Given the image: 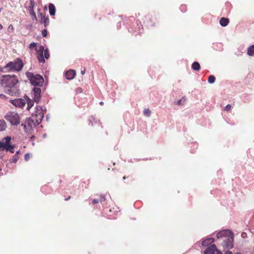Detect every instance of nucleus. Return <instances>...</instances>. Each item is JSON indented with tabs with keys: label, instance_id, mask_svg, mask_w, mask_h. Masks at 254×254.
I'll return each instance as SVG.
<instances>
[{
	"label": "nucleus",
	"instance_id": "obj_1",
	"mask_svg": "<svg viewBox=\"0 0 254 254\" xmlns=\"http://www.w3.org/2000/svg\"><path fill=\"white\" fill-rule=\"evenodd\" d=\"M18 83V79L15 75H3L0 80V84L5 88L15 87Z\"/></svg>",
	"mask_w": 254,
	"mask_h": 254
},
{
	"label": "nucleus",
	"instance_id": "obj_2",
	"mask_svg": "<svg viewBox=\"0 0 254 254\" xmlns=\"http://www.w3.org/2000/svg\"><path fill=\"white\" fill-rule=\"evenodd\" d=\"M26 75L31 84L34 86L41 87L43 85L44 80L41 75L39 74H34L31 72H27L26 73Z\"/></svg>",
	"mask_w": 254,
	"mask_h": 254
},
{
	"label": "nucleus",
	"instance_id": "obj_3",
	"mask_svg": "<svg viewBox=\"0 0 254 254\" xmlns=\"http://www.w3.org/2000/svg\"><path fill=\"white\" fill-rule=\"evenodd\" d=\"M24 65L21 59L17 58L13 61L8 63L4 67V68L7 71H20Z\"/></svg>",
	"mask_w": 254,
	"mask_h": 254
},
{
	"label": "nucleus",
	"instance_id": "obj_4",
	"mask_svg": "<svg viewBox=\"0 0 254 254\" xmlns=\"http://www.w3.org/2000/svg\"><path fill=\"white\" fill-rule=\"evenodd\" d=\"M11 141V137L9 136L5 137L0 140V150L9 151L11 153L14 152V147L9 144Z\"/></svg>",
	"mask_w": 254,
	"mask_h": 254
},
{
	"label": "nucleus",
	"instance_id": "obj_5",
	"mask_svg": "<svg viewBox=\"0 0 254 254\" xmlns=\"http://www.w3.org/2000/svg\"><path fill=\"white\" fill-rule=\"evenodd\" d=\"M6 120L9 122L12 125L17 126L20 123V118L17 113L14 112H8L4 116Z\"/></svg>",
	"mask_w": 254,
	"mask_h": 254
},
{
	"label": "nucleus",
	"instance_id": "obj_6",
	"mask_svg": "<svg viewBox=\"0 0 254 254\" xmlns=\"http://www.w3.org/2000/svg\"><path fill=\"white\" fill-rule=\"evenodd\" d=\"M36 51L39 62L42 63H45V58L48 59V49H44V46L40 45Z\"/></svg>",
	"mask_w": 254,
	"mask_h": 254
},
{
	"label": "nucleus",
	"instance_id": "obj_7",
	"mask_svg": "<svg viewBox=\"0 0 254 254\" xmlns=\"http://www.w3.org/2000/svg\"><path fill=\"white\" fill-rule=\"evenodd\" d=\"M36 126V125L31 117L26 119L21 124V127H23L25 131L27 133L30 132Z\"/></svg>",
	"mask_w": 254,
	"mask_h": 254
},
{
	"label": "nucleus",
	"instance_id": "obj_8",
	"mask_svg": "<svg viewBox=\"0 0 254 254\" xmlns=\"http://www.w3.org/2000/svg\"><path fill=\"white\" fill-rule=\"evenodd\" d=\"M234 236L229 237V238H225L223 240V242L221 243L223 248L231 249L233 248Z\"/></svg>",
	"mask_w": 254,
	"mask_h": 254
},
{
	"label": "nucleus",
	"instance_id": "obj_9",
	"mask_svg": "<svg viewBox=\"0 0 254 254\" xmlns=\"http://www.w3.org/2000/svg\"><path fill=\"white\" fill-rule=\"evenodd\" d=\"M41 89L39 86H34L32 91V94L36 102L39 101L41 98Z\"/></svg>",
	"mask_w": 254,
	"mask_h": 254
},
{
	"label": "nucleus",
	"instance_id": "obj_10",
	"mask_svg": "<svg viewBox=\"0 0 254 254\" xmlns=\"http://www.w3.org/2000/svg\"><path fill=\"white\" fill-rule=\"evenodd\" d=\"M234 234L232 231L226 229L219 232L217 234V238H229V237L233 236Z\"/></svg>",
	"mask_w": 254,
	"mask_h": 254
},
{
	"label": "nucleus",
	"instance_id": "obj_11",
	"mask_svg": "<svg viewBox=\"0 0 254 254\" xmlns=\"http://www.w3.org/2000/svg\"><path fill=\"white\" fill-rule=\"evenodd\" d=\"M9 102L17 108H22L26 104L25 100L22 98H18L15 99L14 100H9Z\"/></svg>",
	"mask_w": 254,
	"mask_h": 254
},
{
	"label": "nucleus",
	"instance_id": "obj_12",
	"mask_svg": "<svg viewBox=\"0 0 254 254\" xmlns=\"http://www.w3.org/2000/svg\"><path fill=\"white\" fill-rule=\"evenodd\" d=\"M204 254H222L219 251L215 245H211L206 248L204 252Z\"/></svg>",
	"mask_w": 254,
	"mask_h": 254
},
{
	"label": "nucleus",
	"instance_id": "obj_13",
	"mask_svg": "<svg viewBox=\"0 0 254 254\" xmlns=\"http://www.w3.org/2000/svg\"><path fill=\"white\" fill-rule=\"evenodd\" d=\"M37 6L36 4L34 3L33 0H30V5L28 7V10L30 15L33 18H36V14L34 12V8Z\"/></svg>",
	"mask_w": 254,
	"mask_h": 254
},
{
	"label": "nucleus",
	"instance_id": "obj_14",
	"mask_svg": "<svg viewBox=\"0 0 254 254\" xmlns=\"http://www.w3.org/2000/svg\"><path fill=\"white\" fill-rule=\"evenodd\" d=\"M31 118L34 121L36 125L37 126L41 122L43 118V115L42 113H40L38 115H33Z\"/></svg>",
	"mask_w": 254,
	"mask_h": 254
},
{
	"label": "nucleus",
	"instance_id": "obj_15",
	"mask_svg": "<svg viewBox=\"0 0 254 254\" xmlns=\"http://www.w3.org/2000/svg\"><path fill=\"white\" fill-rule=\"evenodd\" d=\"M76 74V72L74 70H67L65 74V77L68 80L72 79Z\"/></svg>",
	"mask_w": 254,
	"mask_h": 254
},
{
	"label": "nucleus",
	"instance_id": "obj_16",
	"mask_svg": "<svg viewBox=\"0 0 254 254\" xmlns=\"http://www.w3.org/2000/svg\"><path fill=\"white\" fill-rule=\"evenodd\" d=\"M25 100L26 101V103L27 104V110H29L34 105V102H35L34 100L30 99L27 95H25L24 96Z\"/></svg>",
	"mask_w": 254,
	"mask_h": 254
},
{
	"label": "nucleus",
	"instance_id": "obj_17",
	"mask_svg": "<svg viewBox=\"0 0 254 254\" xmlns=\"http://www.w3.org/2000/svg\"><path fill=\"white\" fill-rule=\"evenodd\" d=\"M214 241V239L212 238H209L205 239L202 242V245L203 246H207L210 244L212 243Z\"/></svg>",
	"mask_w": 254,
	"mask_h": 254
},
{
	"label": "nucleus",
	"instance_id": "obj_18",
	"mask_svg": "<svg viewBox=\"0 0 254 254\" xmlns=\"http://www.w3.org/2000/svg\"><path fill=\"white\" fill-rule=\"evenodd\" d=\"M49 11L51 15H54L56 13V8L55 5L52 3L49 4Z\"/></svg>",
	"mask_w": 254,
	"mask_h": 254
},
{
	"label": "nucleus",
	"instance_id": "obj_19",
	"mask_svg": "<svg viewBox=\"0 0 254 254\" xmlns=\"http://www.w3.org/2000/svg\"><path fill=\"white\" fill-rule=\"evenodd\" d=\"M229 22L228 18L222 17L220 20L219 23L222 26H226L228 24Z\"/></svg>",
	"mask_w": 254,
	"mask_h": 254
},
{
	"label": "nucleus",
	"instance_id": "obj_20",
	"mask_svg": "<svg viewBox=\"0 0 254 254\" xmlns=\"http://www.w3.org/2000/svg\"><path fill=\"white\" fill-rule=\"evenodd\" d=\"M6 127V124L3 120H0V131H3L5 129Z\"/></svg>",
	"mask_w": 254,
	"mask_h": 254
},
{
	"label": "nucleus",
	"instance_id": "obj_21",
	"mask_svg": "<svg viewBox=\"0 0 254 254\" xmlns=\"http://www.w3.org/2000/svg\"><path fill=\"white\" fill-rule=\"evenodd\" d=\"M247 54L250 56H252L254 55V45L249 47L247 51Z\"/></svg>",
	"mask_w": 254,
	"mask_h": 254
},
{
	"label": "nucleus",
	"instance_id": "obj_22",
	"mask_svg": "<svg viewBox=\"0 0 254 254\" xmlns=\"http://www.w3.org/2000/svg\"><path fill=\"white\" fill-rule=\"evenodd\" d=\"M192 68L194 70H199L200 68L199 64L197 62H194L192 64Z\"/></svg>",
	"mask_w": 254,
	"mask_h": 254
},
{
	"label": "nucleus",
	"instance_id": "obj_23",
	"mask_svg": "<svg viewBox=\"0 0 254 254\" xmlns=\"http://www.w3.org/2000/svg\"><path fill=\"white\" fill-rule=\"evenodd\" d=\"M37 43L35 42L31 43L29 46V49L31 50H32L33 49L35 50L36 51L38 49V48L37 47Z\"/></svg>",
	"mask_w": 254,
	"mask_h": 254
},
{
	"label": "nucleus",
	"instance_id": "obj_24",
	"mask_svg": "<svg viewBox=\"0 0 254 254\" xmlns=\"http://www.w3.org/2000/svg\"><path fill=\"white\" fill-rule=\"evenodd\" d=\"M19 159V155H18V152H16V154H15L13 157H12V161L11 162H13V163H16L17 160H18Z\"/></svg>",
	"mask_w": 254,
	"mask_h": 254
},
{
	"label": "nucleus",
	"instance_id": "obj_25",
	"mask_svg": "<svg viewBox=\"0 0 254 254\" xmlns=\"http://www.w3.org/2000/svg\"><path fill=\"white\" fill-rule=\"evenodd\" d=\"M215 81V77L214 75H211L209 76L208 79V82L210 83H213Z\"/></svg>",
	"mask_w": 254,
	"mask_h": 254
},
{
	"label": "nucleus",
	"instance_id": "obj_26",
	"mask_svg": "<svg viewBox=\"0 0 254 254\" xmlns=\"http://www.w3.org/2000/svg\"><path fill=\"white\" fill-rule=\"evenodd\" d=\"M143 114L146 117H150L151 115V111L149 109H145L143 110Z\"/></svg>",
	"mask_w": 254,
	"mask_h": 254
},
{
	"label": "nucleus",
	"instance_id": "obj_27",
	"mask_svg": "<svg viewBox=\"0 0 254 254\" xmlns=\"http://www.w3.org/2000/svg\"><path fill=\"white\" fill-rule=\"evenodd\" d=\"M41 23H43L45 25V26H46V21H47V18H46L45 17V16H42V14H41Z\"/></svg>",
	"mask_w": 254,
	"mask_h": 254
},
{
	"label": "nucleus",
	"instance_id": "obj_28",
	"mask_svg": "<svg viewBox=\"0 0 254 254\" xmlns=\"http://www.w3.org/2000/svg\"><path fill=\"white\" fill-rule=\"evenodd\" d=\"M7 30L9 32H12L14 30V28H13V26L11 24V25H9V26L7 28Z\"/></svg>",
	"mask_w": 254,
	"mask_h": 254
},
{
	"label": "nucleus",
	"instance_id": "obj_29",
	"mask_svg": "<svg viewBox=\"0 0 254 254\" xmlns=\"http://www.w3.org/2000/svg\"><path fill=\"white\" fill-rule=\"evenodd\" d=\"M224 109L226 111H229L231 109V106L230 104H228L225 107Z\"/></svg>",
	"mask_w": 254,
	"mask_h": 254
},
{
	"label": "nucleus",
	"instance_id": "obj_30",
	"mask_svg": "<svg viewBox=\"0 0 254 254\" xmlns=\"http://www.w3.org/2000/svg\"><path fill=\"white\" fill-rule=\"evenodd\" d=\"M101 203L104 202L106 200V198L105 195H103L101 197L100 199L99 200Z\"/></svg>",
	"mask_w": 254,
	"mask_h": 254
},
{
	"label": "nucleus",
	"instance_id": "obj_31",
	"mask_svg": "<svg viewBox=\"0 0 254 254\" xmlns=\"http://www.w3.org/2000/svg\"><path fill=\"white\" fill-rule=\"evenodd\" d=\"M42 35L44 36V37H46L47 35V30L44 29L42 32Z\"/></svg>",
	"mask_w": 254,
	"mask_h": 254
},
{
	"label": "nucleus",
	"instance_id": "obj_32",
	"mask_svg": "<svg viewBox=\"0 0 254 254\" xmlns=\"http://www.w3.org/2000/svg\"><path fill=\"white\" fill-rule=\"evenodd\" d=\"M6 92L10 95H13V92L11 91V89H7Z\"/></svg>",
	"mask_w": 254,
	"mask_h": 254
},
{
	"label": "nucleus",
	"instance_id": "obj_33",
	"mask_svg": "<svg viewBox=\"0 0 254 254\" xmlns=\"http://www.w3.org/2000/svg\"><path fill=\"white\" fill-rule=\"evenodd\" d=\"M0 98L2 99H6L7 97L5 95L3 94H0Z\"/></svg>",
	"mask_w": 254,
	"mask_h": 254
},
{
	"label": "nucleus",
	"instance_id": "obj_34",
	"mask_svg": "<svg viewBox=\"0 0 254 254\" xmlns=\"http://www.w3.org/2000/svg\"><path fill=\"white\" fill-rule=\"evenodd\" d=\"M25 157V160L27 161L29 159V157H30L29 154H26L25 155V157Z\"/></svg>",
	"mask_w": 254,
	"mask_h": 254
},
{
	"label": "nucleus",
	"instance_id": "obj_35",
	"mask_svg": "<svg viewBox=\"0 0 254 254\" xmlns=\"http://www.w3.org/2000/svg\"><path fill=\"white\" fill-rule=\"evenodd\" d=\"M183 99V98H182V99H180V100H178V101H177V104L178 105H181V104H182Z\"/></svg>",
	"mask_w": 254,
	"mask_h": 254
},
{
	"label": "nucleus",
	"instance_id": "obj_36",
	"mask_svg": "<svg viewBox=\"0 0 254 254\" xmlns=\"http://www.w3.org/2000/svg\"><path fill=\"white\" fill-rule=\"evenodd\" d=\"M100 201V200L99 199H94L93 200V202L94 203V204H96V203H98Z\"/></svg>",
	"mask_w": 254,
	"mask_h": 254
},
{
	"label": "nucleus",
	"instance_id": "obj_37",
	"mask_svg": "<svg viewBox=\"0 0 254 254\" xmlns=\"http://www.w3.org/2000/svg\"><path fill=\"white\" fill-rule=\"evenodd\" d=\"M85 73V69L84 68L83 70L81 71V73L82 75L84 74Z\"/></svg>",
	"mask_w": 254,
	"mask_h": 254
},
{
	"label": "nucleus",
	"instance_id": "obj_38",
	"mask_svg": "<svg viewBox=\"0 0 254 254\" xmlns=\"http://www.w3.org/2000/svg\"><path fill=\"white\" fill-rule=\"evenodd\" d=\"M224 254H232V252L228 251L226 252Z\"/></svg>",
	"mask_w": 254,
	"mask_h": 254
},
{
	"label": "nucleus",
	"instance_id": "obj_39",
	"mask_svg": "<svg viewBox=\"0 0 254 254\" xmlns=\"http://www.w3.org/2000/svg\"><path fill=\"white\" fill-rule=\"evenodd\" d=\"M99 104H100V105H101V106H102V105H103L104 103H103V102L101 101V102H100L99 103Z\"/></svg>",
	"mask_w": 254,
	"mask_h": 254
},
{
	"label": "nucleus",
	"instance_id": "obj_40",
	"mask_svg": "<svg viewBox=\"0 0 254 254\" xmlns=\"http://www.w3.org/2000/svg\"><path fill=\"white\" fill-rule=\"evenodd\" d=\"M2 28H3L2 25L1 24H0V29H2Z\"/></svg>",
	"mask_w": 254,
	"mask_h": 254
},
{
	"label": "nucleus",
	"instance_id": "obj_41",
	"mask_svg": "<svg viewBox=\"0 0 254 254\" xmlns=\"http://www.w3.org/2000/svg\"><path fill=\"white\" fill-rule=\"evenodd\" d=\"M69 198H70V197H68V198H65V200H68V199H69Z\"/></svg>",
	"mask_w": 254,
	"mask_h": 254
},
{
	"label": "nucleus",
	"instance_id": "obj_42",
	"mask_svg": "<svg viewBox=\"0 0 254 254\" xmlns=\"http://www.w3.org/2000/svg\"><path fill=\"white\" fill-rule=\"evenodd\" d=\"M124 179H126V177L124 176V178H123Z\"/></svg>",
	"mask_w": 254,
	"mask_h": 254
},
{
	"label": "nucleus",
	"instance_id": "obj_43",
	"mask_svg": "<svg viewBox=\"0 0 254 254\" xmlns=\"http://www.w3.org/2000/svg\"><path fill=\"white\" fill-rule=\"evenodd\" d=\"M240 254V253H237V254Z\"/></svg>",
	"mask_w": 254,
	"mask_h": 254
},
{
	"label": "nucleus",
	"instance_id": "obj_44",
	"mask_svg": "<svg viewBox=\"0 0 254 254\" xmlns=\"http://www.w3.org/2000/svg\"><path fill=\"white\" fill-rule=\"evenodd\" d=\"M1 159V156H0V159Z\"/></svg>",
	"mask_w": 254,
	"mask_h": 254
}]
</instances>
